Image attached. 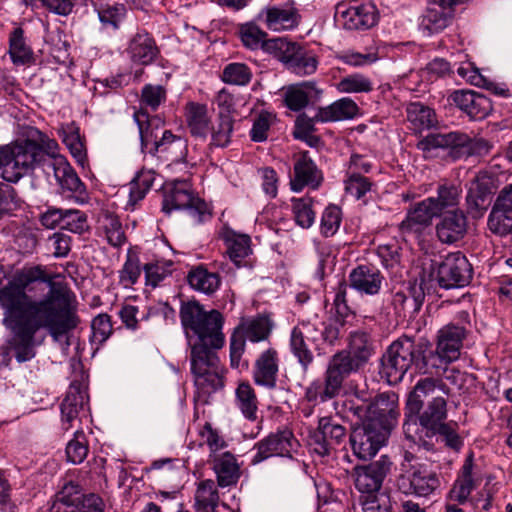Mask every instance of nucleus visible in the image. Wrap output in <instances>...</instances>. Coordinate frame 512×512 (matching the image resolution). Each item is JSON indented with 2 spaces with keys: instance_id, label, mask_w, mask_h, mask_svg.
<instances>
[{
  "instance_id": "4be33fe9",
  "label": "nucleus",
  "mask_w": 512,
  "mask_h": 512,
  "mask_svg": "<svg viewBox=\"0 0 512 512\" xmlns=\"http://www.w3.org/2000/svg\"><path fill=\"white\" fill-rule=\"evenodd\" d=\"M482 480V471L474 462L473 452H470L457 473L450 491L451 498L458 504L466 503L472 491L480 486Z\"/></svg>"
},
{
  "instance_id": "f704fd0d",
  "label": "nucleus",
  "mask_w": 512,
  "mask_h": 512,
  "mask_svg": "<svg viewBox=\"0 0 512 512\" xmlns=\"http://www.w3.org/2000/svg\"><path fill=\"white\" fill-rule=\"evenodd\" d=\"M46 168L53 171L56 182L63 190L80 195L85 191V185L64 156L49 159Z\"/></svg>"
},
{
  "instance_id": "412c9836",
  "label": "nucleus",
  "mask_w": 512,
  "mask_h": 512,
  "mask_svg": "<svg viewBox=\"0 0 512 512\" xmlns=\"http://www.w3.org/2000/svg\"><path fill=\"white\" fill-rule=\"evenodd\" d=\"M266 27L275 32L293 30L300 24L301 15L294 2L269 5L262 9L257 16Z\"/></svg>"
},
{
  "instance_id": "5fc2aeb1",
  "label": "nucleus",
  "mask_w": 512,
  "mask_h": 512,
  "mask_svg": "<svg viewBox=\"0 0 512 512\" xmlns=\"http://www.w3.org/2000/svg\"><path fill=\"white\" fill-rule=\"evenodd\" d=\"M98 222L110 245L120 247L126 242V235L117 215L105 211L99 216Z\"/></svg>"
},
{
  "instance_id": "9b49d317",
  "label": "nucleus",
  "mask_w": 512,
  "mask_h": 512,
  "mask_svg": "<svg viewBox=\"0 0 512 512\" xmlns=\"http://www.w3.org/2000/svg\"><path fill=\"white\" fill-rule=\"evenodd\" d=\"M50 512H104V502L96 494H85L79 484L70 481L56 493Z\"/></svg>"
},
{
  "instance_id": "4d7b16f0",
  "label": "nucleus",
  "mask_w": 512,
  "mask_h": 512,
  "mask_svg": "<svg viewBox=\"0 0 512 512\" xmlns=\"http://www.w3.org/2000/svg\"><path fill=\"white\" fill-rule=\"evenodd\" d=\"M236 404L244 417L250 421L257 420L258 400L254 389L248 382H242L236 388Z\"/></svg>"
},
{
  "instance_id": "e433bc0d",
  "label": "nucleus",
  "mask_w": 512,
  "mask_h": 512,
  "mask_svg": "<svg viewBox=\"0 0 512 512\" xmlns=\"http://www.w3.org/2000/svg\"><path fill=\"white\" fill-rule=\"evenodd\" d=\"M212 469L221 488L235 486L241 476L240 465L230 452L216 455L212 460Z\"/></svg>"
},
{
  "instance_id": "2eb2a0df",
  "label": "nucleus",
  "mask_w": 512,
  "mask_h": 512,
  "mask_svg": "<svg viewBox=\"0 0 512 512\" xmlns=\"http://www.w3.org/2000/svg\"><path fill=\"white\" fill-rule=\"evenodd\" d=\"M392 462L389 457L382 455L379 459L367 464L353 467L351 477L355 489L360 495L381 491L387 475L390 473Z\"/></svg>"
},
{
  "instance_id": "5701e85b",
  "label": "nucleus",
  "mask_w": 512,
  "mask_h": 512,
  "mask_svg": "<svg viewBox=\"0 0 512 512\" xmlns=\"http://www.w3.org/2000/svg\"><path fill=\"white\" fill-rule=\"evenodd\" d=\"M340 20L345 29L367 30L375 26L379 12L372 1H353L343 10L338 9Z\"/></svg>"
},
{
  "instance_id": "393cba45",
  "label": "nucleus",
  "mask_w": 512,
  "mask_h": 512,
  "mask_svg": "<svg viewBox=\"0 0 512 512\" xmlns=\"http://www.w3.org/2000/svg\"><path fill=\"white\" fill-rule=\"evenodd\" d=\"M435 226L436 236L443 244H455L467 234L468 220L464 211L454 209L441 213Z\"/></svg>"
},
{
  "instance_id": "c85d7f7f",
  "label": "nucleus",
  "mask_w": 512,
  "mask_h": 512,
  "mask_svg": "<svg viewBox=\"0 0 512 512\" xmlns=\"http://www.w3.org/2000/svg\"><path fill=\"white\" fill-rule=\"evenodd\" d=\"M88 394L80 383H71L60 405L62 429L68 431L88 406Z\"/></svg>"
},
{
  "instance_id": "774afa93",
  "label": "nucleus",
  "mask_w": 512,
  "mask_h": 512,
  "mask_svg": "<svg viewBox=\"0 0 512 512\" xmlns=\"http://www.w3.org/2000/svg\"><path fill=\"white\" fill-rule=\"evenodd\" d=\"M372 186L373 183L370 178L365 177L356 171H351L345 181L346 192L357 200L363 198L368 192H370Z\"/></svg>"
},
{
  "instance_id": "9d476101",
  "label": "nucleus",
  "mask_w": 512,
  "mask_h": 512,
  "mask_svg": "<svg viewBox=\"0 0 512 512\" xmlns=\"http://www.w3.org/2000/svg\"><path fill=\"white\" fill-rule=\"evenodd\" d=\"M470 326V315L464 310L458 312L452 322L444 325L438 331L435 352L428 354L435 356L431 363L435 362L439 367L457 360Z\"/></svg>"
},
{
  "instance_id": "ddd939ff",
  "label": "nucleus",
  "mask_w": 512,
  "mask_h": 512,
  "mask_svg": "<svg viewBox=\"0 0 512 512\" xmlns=\"http://www.w3.org/2000/svg\"><path fill=\"white\" fill-rule=\"evenodd\" d=\"M397 484L399 490L404 494L427 497L440 486V480L431 467L416 463L405 469L399 476Z\"/></svg>"
},
{
  "instance_id": "7ed1b4c3",
  "label": "nucleus",
  "mask_w": 512,
  "mask_h": 512,
  "mask_svg": "<svg viewBox=\"0 0 512 512\" xmlns=\"http://www.w3.org/2000/svg\"><path fill=\"white\" fill-rule=\"evenodd\" d=\"M190 351L195 348L222 349L224 316L216 309L205 310L197 301L182 302L179 312Z\"/></svg>"
},
{
  "instance_id": "603ef678",
  "label": "nucleus",
  "mask_w": 512,
  "mask_h": 512,
  "mask_svg": "<svg viewBox=\"0 0 512 512\" xmlns=\"http://www.w3.org/2000/svg\"><path fill=\"white\" fill-rule=\"evenodd\" d=\"M407 120L416 132L430 129L437 123L436 114L432 108L420 102L410 103L407 107Z\"/></svg>"
},
{
  "instance_id": "4468645a",
  "label": "nucleus",
  "mask_w": 512,
  "mask_h": 512,
  "mask_svg": "<svg viewBox=\"0 0 512 512\" xmlns=\"http://www.w3.org/2000/svg\"><path fill=\"white\" fill-rule=\"evenodd\" d=\"M473 269L461 252L448 254L437 266L436 279L441 288H460L472 280Z\"/></svg>"
},
{
  "instance_id": "39448f33",
  "label": "nucleus",
  "mask_w": 512,
  "mask_h": 512,
  "mask_svg": "<svg viewBox=\"0 0 512 512\" xmlns=\"http://www.w3.org/2000/svg\"><path fill=\"white\" fill-rule=\"evenodd\" d=\"M219 349L195 348L190 351V371L195 387V400L208 404L211 396L224 389L227 368L218 356Z\"/></svg>"
},
{
  "instance_id": "49530a36",
  "label": "nucleus",
  "mask_w": 512,
  "mask_h": 512,
  "mask_svg": "<svg viewBox=\"0 0 512 512\" xmlns=\"http://www.w3.org/2000/svg\"><path fill=\"white\" fill-rule=\"evenodd\" d=\"M8 53L16 65H28L34 61V53L26 42L23 28L16 27L10 32Z\"/></svg>"
},
{
  "instance_id": "aec40b11",
  "label": "nucleus",
  "mask_w": 512,
  "mask_h": 512,
  "mask_svg": "<svg viewBox=\"0 0 512 512\" xmlns=\"http://www.w3.org/2000/svg\"><path fill=\"white\" fill-rule=\"evenodd\" d=\"M346 435L343 425L332 417H322L318 421L317 430L311 436L310 445L317 454L327 456L345 441Z\"/></svg>"
},
{
  "instance_id": "338daca9",
  "label": "nucleus",
  "mask_w": 512,
  "mask_h": 512,
  "mask_svg": "<svg viewBox=\"0 0 512 512\" xmlns=\"http://www.w3.org/2000/svg\"><path fill=\"white\" fill-rule=\"evenodd\" d=\"M342 221V211L337 205H329L325 208L321 217L320 232L325 237L336 234Z\"/></svg>"
},
{
  "instance_id": "ea45409f",
  "label": "nucleus",
  "mask_w": 512,
  "mask_h": 512,
  "mask_svg": "<svg viewBox=\"0 0 512 512\" xmlns=\"http://www.w3.org/2000/svg\"><path fill=\"white\" fill-rule=\"evenodd\" d=\"M94 8L97 12L101 29L107 32H116L127 17V8L122 3H102L93 0Z\"/></svg>"
},
{
  "instance_id": "864d4df0",
  "label": "nucleus",
  "mask_w": 512,
  "mask_h": 512,
  "mask_svg": "<svg viewBox=\"0 0 512 512\" xmlns=\"http://www.w3.org/2000/svg\"><path fill=\"white\" fill-rule=\"evenodd\" d=\"M462 189L459 185L444 182L437 187V196L428 197L433 200L432 206L440 215L445 209L457 207L461 198Z\"/></svg>"
},
{
  "instance_id": "6ab92c4d",
  "label": "nucleus",
  "mask_w": 512,
  "mask_h": 512,
  "mask_svg": "<svg viewBox=\"0 0 512 512\" xmlns=\"http://www.w3.org/2000/svg\"><path fill=\"white\" fill-rule=\"evenodd\" d=\"M447 417V402L442 396L432 397L428 400L427 406L420 411L419 415H412L403 424V430L407 438L417 441V421L420 426L426 430V436L429 432L439 425L443 424Z\"/></svg>"
},
{
  "instance_id": "1a4fd4ad",
  "label": "nucleus",
  "mask_w": 512,
  "mask_h": 512,
  "mask_svg": "<svg viewBox=\"0 0 512 512\" xmlns=\"http://www.w3.org/2000/svg\"><path fill=\"white\" fill-rule=\"evenodd\" d=\"M268 50L269 54L280 61L286 70L295 75L309 76L318 68L319 59L312 50L287 38H275L268 44Z\"/></svg>"
},
{
  "instance_id": "a878e982",
  "label": "nucleus",
  "mask_w": 512,
  "mask_h": 512,
  "mask_svg": "<svg viewBox=\"0 0 512 512\" xmlns=\"http://www.w3.org/2000/svg\"><path fill=\"white\" fill-rule=\"evenodd\" d=\"M370 416L368 421H373L390 432L399 416L398 396L394 392H383L377 395L373 401H369Z\"/></svg>"
},
{
  "instance_id": "8fccbe9b",
  "label": "nucleus",
  "mask_w": 512,
  "mask_h": 512,
  "mask_svg": "<svg viewBox=\"0 0 512 512\" xmlns=\"http://www.w3.org/2000/svg\"><path fill=\"white\" fill-rule=\"evenodd\" d=\"M58 134L76 162L81 166H84L87 162V152L85 144L80 136L79 127L72 122L63 126L58 131Z\"/></svg>"
},
{
  "instance_id": "052dcab7",
  "label": "nucleus",
  "mask_w": 512,
  "mask_h": 512,
  "mask_svg": "<svg viewBox=\"0 0 512 512\" xmlns=\"http://www.w3.org/2000/svg\"><path fill=\"white\" fill-rule=\"evenodd\" d=\"M221 79L227 84L245 86L252 79V71L244 63H229L224 67Z\"/></svg>"
},
{
  "instance_id": "09e8293b",
  "label": "nucleus",
  "mask_w": 512,
  "mask_h": 512,
  "mask_svg": "<svg viewBox=\"0 0 512 512\" xmlns=\"http://www.w3.org/2000/svg\"><path fill=\"white\" fill-rule=\"evenodd\" d=\"M345 352L349 353L352 360L362 368L373 354L370 335L365 331L351 332L348 349Z\"/></svg>"
},
{
  "instance_id": "c9c22d12",
  "label": "nucleus",
  "mask_w": 512,
  "mask_h": 512,
  "mask_svg": "<svg viewBox=\"0 0 512 512\" xmlns=\"http://www.w3.org/2000/svg\"><path fill=\"white\" fill-rule=\"evenodd\" d=\"M454 11L442 0L429 2L421 17L420 26L429 34L439 33L452 21Z\"/></svg>"
},
{
  "instance_id": "de8ad7c7",
  "label": "nucleus",
  "mask_w": 512,
  "mask_h": 512,
  "mask_svg": "<svg viewBox=\"0 0 512 512\" xmlns=\"http://www.w3.org/2000/svg\"><path fill=\"white\" fill-rule=\"evenodd\" d=\"M234 119L228 113L219 112L216 120L211 122L209 134L210 148H225L231 142Z\"/></svg>"
},
{
  "instance_id": "cd10ccee",
  "label": "nucleus",
  "mask_w": 512,
  "mask_h": 512,
  "mask_svg": "<svg viewBox=\"0 0 512 512\" xmlns=\"http://www.w3.org/2000/svg\"><path fill=\"white\" fill-rule=\"evenodd\" d=\"M349 286L362 295H377L382 287L384 276L372 264H360L348 276Z\"/></svg>"
},
{
  "instance_id": "f03ea898",
  "label": "nucleus",
  "mask_w": 512,
  "mask_h": 512,
  "mask_svg": "<svg viewBox=\"0 0 512 512\" xmlns=\"http://www.w3.org/2000/svg\"><path fill=\"white\" fill-rule=\"evenodd\" d=\"M36 140H17L0 145V170L2 178L9 183H17L31 173L43 160L45 153L54 159L62 157L58 153L59 145L55 139L38 131Z\"/></svg>"
},
{
  "instance_id": "680f3d73",
  "label": "nucleus",
  "mask_w": 512,
  "mask_h": 512,
  "mask_svg": "<svg viewBox=\"0 0 512 512\" xmlns=\"http://www.w3.org/2000/svg\"><path fill=\"white\" fill-rule=\"evenodd\" d=\"M359 504L363 512H392L389 494L381 491L360 495Z\"/></svg>"
},
{
  "instance_id": "72a5a7b5",
  "label": "nucleus",
  "mask_w": 512,
  "mask_h": 512,
  "mask_svg": "<svg viewBox=\"0 0 512 512\" xmlns=\"http://www.w3.org/2000/svg\"><path fill=\"white\" fill-rule=\"evenodd\" d=\"M445 384L440 379L432 377L421 378L417 381L406 401V417L419 415L424 408L425 400L435 397L436 389H442Z\"/></svg>"
},
{
  "instance_id": "79ce46f5",
  "label": "nucleus",
  "mask_w": 512,
  "mask_h": 512,
  "mask_svg": "<svg viewBox=\"0 0 512 512\" xmlns=\"http://www.w3.org/2000/svg\"><path fill=\"white\" fill-rule=\"evenodd\" d=\"M187 282L192 289L206 295H212L219 289L221 277L218 273L209 271L203 265H198L188 272Z\"/></svg>"
},
{
  "instance_id": "bf43d9fd",
  "label": "nucleus",
  "mask_w": 512,
  "mask_h": 512,
  "mask_svg": "<svg viewBox=\"0 0 512 512\" xmlns=\"http://www.w3.org/2000/svg\"><path fill=\"white\" fill-rule=\"evenodd\" d=\"M337 89L341 93H369L374 89L372 80L361 74L347 75L337 83Z\"/></svg>"
},
{
  "instance_id": "473e14b6",
  "label": "nucleus",
  "mask_w": 512,
  "mask_h": 512,
  "mask_svg": "<svg viewBox=\"0 0 512 512\" xmlns=\"http://www.w3.org/2000/svg\"><path fill=\"white\" fill-rule=\"evenodd\" d=\"M127 53L133 62L149 65L154 62L160 51L150 33L146 30H138L129 41Z\"/></svg>"
},
{
  "instance_id": "bb28decb",
  "label": "nucleus",
  "mask_w": 512,
  "mask_h": 512,
  "mask_svg": "<svg viewBox=\"0 0 512 512\" xmlns=\"http://www.w3.org/2000/svg\"><path fill=\"white\" fill-rule=\"evenodd\" d=\"M279 363V354L275 348L270 347L262 351L256 358L253 365L252 377L254 383L269 390L275 389L277 385Z\"/></svg>"
},
{
  "instance_id": "a18cd8bd",
  "label": "nucleus",
  "mask_w": 512,
  "mask_h": 512,
  "mask_svg": "<svg viewBox=\"0 0 512 512\" xmlns=\"http://www.w3.org/2000/svg\"><path fill=\"white\" fill-rule=\"evenodd\" d=\"M341 389L329 378L323 375V380L315 379L305 389L304 399L313 406L336 398Z\"/></svg>"
},
{
  "instance_id": "0e129e2a",
  "label": "nucleus",
  "mask_w": 512,
  "mask_h": 512,
  "mask_svg": "<svg viewBox=\"0 0 512 512\" xmlns=\"http://www.w3.org/2000/svg\"><path fill=\"white\" fill-rule=\"evenodd\" d=\"M172 265V262L158 260L146 263L143 266L146 285H150L153 288L158 286L160 282L171 275Z\"/></svg>"
},
{
  "instance_id": "2f4dec72",
  "label": "nucleus",
  "mask_w": 512,
  "mask_h": 512,
  "mask_svg": "<svg viewBox=\"0 0 512 512\" xmlns=\"http://www.w3.org/2000/svg\"><path fill=\"white\" fill-rule=\"evenodd\" d=\"M322 92L314 81H302L291 84L283 88L284 104L291 111L298 112L309 103L319 101Z\"/></svg>"
},
{
  "instance_id": "f8f14e48",
  "label": "nucleus",
  "mask_w": 512,
  "mask_h": 512,
  "mask_svg": "<svg viewBox=\"0 0 512 512\" xmlns=\"http://www.w3.org/2000/svg\"><path fill=\"white\" fill-rule=\"evenodd\" d=\"M425 300L423 281L409 280L394 286L390 293V305L400 318H414Z\"/></svg>"
},
{
  "instance_id": "58836bf2",
  "label": "nucleus",
  "mask_w": 512,
  "mask_h": 512,
  "mask_svg": "<svg viewBox=\"0 0 512 512\" xmlns=\"http://www.w3.org/2000/svg\"><path fill=\"white\" fill-rule=\"evenodd\" d=\"M188 130L193 137L206 139L209 135L211 119L205 104L189 102L185 107Z\"/></svg>"
},
{
  "instance_id": "13d9d810",
  "label": "nucleus",
  "mask_w": 512,
  "mask_h": 512,
  "mask_svg": "<svg viewBox=\"0 0 512 512\" xmlns=\"http://www.w3.org/2000/svg\"><path fill=\"white\" fill-rule=\"evenodd\" d=\"M292 212L294 220L303 229L310 228L314 222L316 213L313 209V200L310 197L292 198Z\"/></svg>"
},
{
  "instance_id": "7c9ffc66",
  "label": "nucleus",
  "mask_w": 512,
  "mask_h": 512,
  "mask_svg": "<svg viewBox=\"0 0 512 512\" xmlns=\"http://www.w3.org/2000/svg\"><path fill=\"white\" fill-rule=\"evenodd\" d=\"M323 181V174L309 155V152L300 153L294 163V177L291 179V189L302 191L305 187L318 189Z\"/></svg>"
},
{
  "instance_id": "f257e3e1",
  "label": "nucleus",
  "mask_w": 512,
  "mask_h": 512,
  "mask_svg": "<svg viewBox=\"0 0 512 512\" xmlns=\"http://www.w3.org/2000/svg\"><path fill=\"white\" fill-rule=\"evenodd\" d=\"M75 294L63 283L53 282L42 265L26 266L0 287L2 325L10 332L9 350L19 363L36 356V334L45 330L59 341L77 328L80 318Z\"/></svg>"
},
{
  "instance_id": "20e7f679",
  "label": "nucleus",
  "mask_w": 512,
  "mask_h": 512,
  "mask_svg": "<svg viewBox=\"0 0 512 512\" xmlns=\"http://www.w3.org/2000/svg\"><path fill=\"white\" fill-rule=\"evenodd\" d=\"M435 356L427 355V347L416 343L408 336H402L392 342L381 358L380 374L389 384L395 385L402 381L407 371L415 368L427 373L430 368L438 367L431 363Z\"/></svg>"
},
{
  "instance_id": "dca6fc26",
  "label": "nucleus",
  "mask_w": 512,
  "mask_h": 512,
  "mask_svg": "<svg viewBox=\"0 0 512 512\" xmlns=\"http://www.w3.org/2000/svg\"><path fill=\"white\" fill-rule=\"evenodd\" d=\"M389 431L373 421L363 422L355 427L350 434V443L355 456L366 460L376 455L385 444Z\"/></svg>"
},
{
  "instance_id": "37998d69",
  "label": "nucleus",
  "mask_w": 512,
  "mask_h": 512,
  "mask_svg": "<svg viewBox=\"0 0 512 512\" xmlns=\"http://www.w3.org/2000/svg\"><path fill=\"white\" fill-rule=\"evenodd\" d=\"M222 239L227 246L230 259L238 267L242 261L251 254V238L247 234H239L230 228L222 232Z\"/></svg>"
},
{
  "instance_id": "a211bd4d",
  "label": "nucleus",
  "mask_w": 512,
  "mask_h": 512,
  "mask_svg": "<svg viewBox=\"0 0 512 512\" xmlns=\"http://www.w3.org/2000/svg\"><path fill=\"white\" fill-rule=\"evenodd\" d=\"M320 338V328L310 321H300L291 331L290 351L305 372L314 361L311 346L315 345Z\"/></svg>"
},
{
  "instance_id": "0eeeda50",
  "label": "nucleus",
  "mask_w": 512,
  "mask_h": 512,
  "mask_svg": "<svg viewBox=\"0 0 512 512\" xmlns=\"http://www.w3.org/2000/svg\"><path fill=\"white\" fill-rule=\"evenodd\" d=\"M273 328L271 319L266 315H258L246 322L240 323L232 332L229 343L230 367L238 371L247 370L248 361L243 359L246 340L252 343L265 341Z\"/></svg>"
},
{
  "instance_id": "6e6d98bb",
  "label": "nucleus",
  "mask_w": 512,
  "mask_h": 512,
  "mask_svg": "<svg viewBox=\"0 0 512 512\" xmlns=\"http://www.w3.org/2000/svg\"><path fill=\"white\" fill-rule=\"evenodd\" d=\"M219 495L213 480L201 481L195 493L194 508L197 512H214Z\"/></svg>"
},
{
  "instance_id": "6e6552de",
  "label": "nucleus",
  "mask_w": 512,
  "mask_h": 512,
  "mask_svg": "<svg viewBox=\"0 0 512 512\" xmlns=\"http://www.w3.org/2000/svg\"><path fill=\"white\" fill-rule=\"evenodd\" d=\"M187 210L194 223L201 224L211 219L208 204L193 192L187 180H175L167 185L162 200V211L170 214L173 210Z\"/></svg>"
},
{
  "instance_id": "a19ab883",
  "label": "nucleus",
  "mask_w": 512,
  "mask_h": 512,
  "mask_svg": "<svg viewBox=\"0 0 512 512\" xmlns=\"http://www.w3.org/2000/svg\"><path fill=\"white\" fill-rule=\"evenodd\" d=\"M358 111L356 102L351 98L344 97L328 106L319 107L316 120L327 123L352 119L358 114Z\"/></svg>"
},
{
  "instance_id": "4c0bfd02",
  "label": "nucleus",
  "mask_w": 512,
  "mask_h": 512,
  "mask_svg": "<svg viewBox=\"0 0 512 512\" xmlns=\"http://www.w3.org/2000/svg\"><path fill=\"white\" fill-rule=\"evenodd\" d=\"M360 368L349 353L341 350L329 359L324 375L342 390L345 380Z\"/></svg>"
},
{
  "instance_id": "423d86ee",
  "label": "nucleus",
  "mask_w": 512,
  "mask_h": 512,
  "mask_svg": "<svg viewBox=\"0 0 512 512\" xmlns=\"http://www.w3.org/2000/svg\"><path fill=\"white\" fill-rule=\"evenodd\" d=\"M417 148L427 154L436 149L448 150V156L453 161H457L469 157L487 156L493 144L484 138L470 137L464 132L452 131L430 133L418 142Z\"/></svg>"
},
{
  "instance_id": "f3484780",
  "label": "nucleus",
  "mask_w": 512,
  "mask_h": 512,
  "mask_svg": "<svg viewBox=\"0 0 512 512\" xmlns=\"http://www.w3.org/2000/svg\"><path fill=\"white\" fill-rule=\"evenodd\" d=\"M298 445V440L291 430H278L255 443L253 447L255 453L251 457L250 463L257 465L274 456L291 458V453L296 451Z\"/></svg>"
},
{
  "instance_id": "c03bdc74",
  "label": "nucleus",
  "mask_w": 512,
  "mask_h": 512,
  "mask_svg": "<svg viewBox=\"0 0 512 512\" xmlns=\"http://www.w3.org/2000/svg\"><path fill=\"white\" fill-rule=\"evenodd\" d=\"M134 120L139 128L142 150L149 152L151 147L157 145L159 135L162 132L160 128L161 122L157 118H150L143 110L134 113Z\"/></svg>"
},
{
  "instance_id": "3c124183",
  "label": "nucleus",
  "mask_w": 512,
  "mask_h": 512,
  "mask_svg": "<svg viewBox=\"0 0 512 512\" xmlns=\"http://www.w3.org/2000/svg\"><path fill=\"white\" fill-rule=\"evenodd\" d=\"M238 34L242 44L250 50L262 49L269 53L268 44L273 42V39H267V33L263 31L254 22H247L239 26Z\"/></svg>"
},
{
  "instance_id": "e2e57ef3",
  "label": "nucleus",
  "mask_w": 512,
  "mask_h": 512,
  "mask_svg": "<svg viewBox=\"0 0 512 512\" xmlns=\"http://www.w3.org/2000/svg\"><path fill=\"white\" fill-rule=\"evenodd\" d=\"M89 452L88 441L83 430L79 429L74 433L66 446L67 460L73 464L82 463Z\"/></svg>"
},
{
  "instance_id": "69168bd1",
  "label": "nucleus",
  "mask_w": 512,
  "mask_h": 512,
  "mask_svg": "<svg viewBox=\"0 0 512 512\" xmlns=\"http://www.w3.org/2000/svg\"><path fill=\"white\" fill-rule=\"evenodd\" d=\"M142 270L139 257L129 252L122 269L119 271L120 283L125 288L131 287L138 281Z\"/></svg>"
},
{
  "instance_id": "b1692460",
  "label": "nucleus",
  "mask_w": 512,
  "mask_h": 512,
  "mask_svg": "<svg viewBox=\"0 0 512 512\" xmlns=\"http://www.w3.org/2000/svg\"><path fill=\"white\" fill-rule=\"evenodd\" d=\"M448 100L475 121L485 119L493 110L491 100L473 90H455L449 95Z\"/></svg>"
},
{
  "instance_id": "c756f323",
  "label": "nucleus",
  "mask_w": 512,
  "mask_h": 512,
  "mask_svg": "<svg viewBox=\"0 0 512 512\" xmlns=\"http://www.w3.org/2000/svg\"><path fill=\"white\" fill-rule=\"evenodd\" d=\"M432 203L433 200L426 198L409 209L399 225L400 231L406 235H421L432 224L433 218L439 216Z\"/></svg>"
}]
</instances>
